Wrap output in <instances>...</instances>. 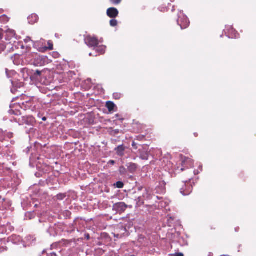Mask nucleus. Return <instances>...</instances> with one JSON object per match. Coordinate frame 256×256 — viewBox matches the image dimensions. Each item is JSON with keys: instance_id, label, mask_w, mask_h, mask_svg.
I'll return each instance as SVG.
<instances>
[{"instance_id": "30", "label": "nucleus", "mask_w": 256, "mask_h": 256, "mask_svg": "<svg viewBox=\"0 0 256 256\" xmlns=\"http://www.w3.org/2000/svg\"><path fill=\"white\" fill-rule=\"evenodd\" d=\"M115 186L118 188H122L124 186V184L122 182H117L116 184H115Z\"/></svg>"}, {"instance_id": "46", "label": "nucleus", "mask_w": 256, "mask_h": 256, "mask_svg": "<svg viewBox=\"0 0 256 256\" xmlns=\"http://www.w3.org/2000/svg\"><path fill=\"white\" fill-rule=\"evenodd\" d=\"M200 171H202V166H200Z\"/></svg>"}, {"instance_id": "25", "label": "nucleus", "mask_w": 256, "mask_h": 256, "mask_svg": "<svg viewBox=\"0 0 256 256\" xmlns=\"http://www.w3.org/2000/svg\"><path fill=\"white\" fill-rule=\"evenodd\" d=\"M169 203L168 200H162L160 202L159 206H160L162 208H166L168 205Z\"/></svg>"}, {"instance_id": "11", "label": "nucleus", "mask_w": 256, "mask_h": 256, "mask_svg": "<svg viewBox=\"0 0 256 256\" xmlns=\"http://www.w3.org/2000/svg\"><path fill=\"white\" fill-rule=\"evenodd\" d=\"M132 132L138 133L142 132L143 129L144 128L145 126L142 124H140L138 122L134 120L133 123L132 124Z\"/></svg>"}, {"instance_id": "18", "label": "nucleus", "mask_w": 256, "mask_h": 256, "mask_svg": "<svg viewBox=\"0 0 256 256\" xmlns=\"http://www.w3.org/2000/svg\"><path fill=\"white\" fill-rule=\"evenodd\" d=\"M106 47L104 46L98 45L94 50L98 54H102L105 52Z\"/></svg>"}, {"instance_id": "37", "label": "nucleus", "mask_w": 256, "mask_h": 256, "mask_svg": "<svg viewBox=\"0 0 256 256\" xmlns=\"http://www.w3.org/2000/svg\"><path fill=\"white\" fill-rule=\"evenodd\" d=\"M160 10L162 12H165V11L168 10V8H164V9H161Z\"/></svg>"}, {"instance_id": "23", "label": "nucleus", "mask_w": 256, "mask_h": 256, "mask_svg": "<svg viewBox=\"0 0 256 256\" xmlns=\"http://www.w3.org/2000/svg\"><path fill=\"white\" fill-rule=\"evenodd\" d=\"M48 47H45L42 48V50H40V51L44 52V50H46L48 49L50 50H52L53 49V44H52V42H51L50 41H48Z\"/></svg>"}, {"instance_id": "43", "label": "nucleus", "mask_w": 256, "mask_h": 256, "mask_svg": "<svg viewBox=\"0 0 256 256\" xmlns=\"http://www.w3.org/2000/svg\"><path fill=\"white\" fill-rule=\"evenodd\" d=\"M194 136H198V134H197L196 133H194Z\"/></svg>"}, {"instance_id": "26", "label": "nucleus", "mask_w": 256, "mask_h": 256, "mask_svg": "<svg viewBox=\"0 0 256 256\" xmlns=\"http://www.w3.org/2000/svg\"><path fill=\"white\" fill-rule=\"evenodd\" d=\"M110 26L114 27L118 25V21L114 18L112 19L110 22Z\"/></svg>"}, {"instance_id": "6", "label": "nucleus", "mask_w": 256, "mask_h": 256, "mask_svg": "<svg viewBox=\"0 0 256 256\" xmlns=\"http://www.w3.org/2000/svg\"><path fill=\"white\" fill-rule=\"evenodd\" d=\"M2 30L0 29V54L4 52L5 50L7 52H9L12 48V42H6L2 40Z\"/></svg>"}, {"instance_id": "29", "label": "nucleus", "mask_w": 256, "mask_h": 256, "mask_svg": "<svg viewBox=\"0 0 256 256\" xmlns=\"http://www.w3.org/2000/svg\"><path fill=\"white\" fill-rule=\"evenodd\" d=\"M24 40L26 43H28V42H31L32 43L34 46H36V42L32 41L30 37H27Z\"/></svg>"}, {"instance_id": "51", "label": "nucleus", "mask_w": 256, "mask_h": 256, "mask_svg": "<svg viewBox=\"0 0 256 256\" xmlns=\"http://www.w3.org/2000/svg\"><path fill=\"white\" fill-rule=\"evenodd\" d=\"M212 256V254H211V253H210L209 256Z\"/></svg>"}, {"instance_id": "5", "label": "nucleus", "mask_w": 256, "mask_h": 256, "mask_svg": "<svg viewBox=\"0 0 256 256\" xmlns=\"http://www.w3.org/2000/svg\"><path fill=\"white\" fill-rule=\"evenodd\" d=\"M32 63L37 66H44L46 63V57L35 54L32 56Z\"/></svg>"}, {"instance_id": "42", "label": "nucleus", "mask_w": 256, "mask_h": 256, "mask_svg": "<svg viewBox=\"0 0 256 256\" xmlns=\"http://www.w3.org/2000/svg\"><path fill=\"white\" fill-rule=\"evenodd\" d=\"M86 238H87V239H88V240L90 238V236H89V235H88V236H86Z\"/></svg>"}, {"instance_id": "28", "label": "nucleus", "mask_w": 256, "mask_h": 256, "mask_svg": "<svg viewBox=\"0 0 256 256\" xmlns=\"http://www.w3.org/2000/svg\"><path fill=\"white\" fill-rule=\"evenodd\" d=\"M0 21L6 22L8 21V18L5 15H4L2 16H0Z\"/></svg>"}, {"instance_id": "32", "label": "nucleus", "mask_w": 256, "mask_h": 256, "mask_svg": "<svg viewBox=\"0 0 256 256\" xmlns=\"http://www.w3.org/2000/svg\"><path fill=\"white\" fill-rule=\"evenodd\" d=\"M137 140H142L145 138V136L144 135H139L136 136Z\"/></svg>"}, {"instance_id": "17", "label": "nucleus", "mask_w": 256, "mask_h": 256, "mask_svg": "<svg viewBox=\"0 0 256 256\" xmlns=\"http://www.w3.org/2000/svg\"><path fill=\"white\" fill-rule=\"evenodd\" d=\"M13 136V134L12 132H4L0 130V140L2 139L6 140V138H11Z\"/></svg>"}, {"instance_id": "48", "label": "nucleus", "mask_w": 256, "mask_h": 256, "mask_svg": "<svg viewBox=\"0 0 256 256\" xmlns=\"http://www.w3.org/2000/svg\"><path fill=\"white\" fill-rule=\"evenodd\" d=\"M174 7H173V8H172V12H174Z\"/></svg>"}, {"instance_id": "1", "label": "nucleus", "mask_w": 256, "mask_h": 256, "mask_svg": "<svg viewBox=\"0 0 256 256\" xmlns=\"http://www.w3.org/2000/svg\"><path fill=\"white\" fill-rule=\"evenodd\" d=\"M136 189L138 190L137 194L136 196H134L133 198H131V199L133 200L134 198H136V200H134V202L136 203V208H138L142 204H144V198L146 200L154 199V200H156V199L160 200L162 198V197L156 196L154 194H152L150 190L146 188L145 189V194H142V196L140 193L142 189V187H138L134 188L132 190V192L130 190H129V192H130V194H134L136 193V192L134 191V190H136Z\"/></svg>"}, {"instance_id": "47", "label": "nucleus", "mask_w": 256, "mask_h": 256, "mask_svg": "<svg viewBox=\"0 0 256 256\" xmlns=\"http://www.w3.org/2000/svg\"><path fill=\"white\" fill-rule=\"evenodd\" d=\"M118 95V94H114V96L116 97V96H117Z\"/></svg>"}, {"instance_id": "49", "label": "nucleus", "mask_w": 256, "mask_h": 256, "mask_svg": "<svg viewBox=\"0 0 256 256\" xmlns=\"http://www.w3.org/2000/svg\"><path fill=\"white\" fill-rule=\"evenodd\" d=\"M170 2H174V0H170Z\"/></svg>"}, {"instance_id": "31", "label": "nucleus", "mask_w": 256, "mask_h": 256, "mask_svg": "<svg viewBox=\"0 0 256 256\" xmlns=\"http://www.w3.org/2000/svg\"><path fill=\"white\" fill-rule=\"evenodd\" d=\"M66 197V195L64 194H59L56 196L57 199L59 200H62Z\"/></svg>"}, {"instance_id": "9", "label": "nucleus", "mask_w": 256, "mask_h": 256, "mask_svg": "<svg viewBox=\"0 0 256 256\" xmlns=\"http://www.w3.org/2000/svg\"><path fill=\"white\" fill-rule=\"evenodd\" d=\"M84 42L88 47L94 49L99 44L97 38L91 36H86L84 39Z\"/></svg>"}, {"instance_id": "13", "label": "nucleus", "mask_w": 256, "mask_h": 256, "mask_svg": "<svg viewBox=\"0 0 256 256\" xmlns=\"http://www.w3.org/2000/svg\"><path fill=\"white\" fill-rule=\"evenodd\" d=\"M166 183L164 182H160L159 186H158L154 191V193L158 194H163L166 192Z\"/></svg>"}, {"instance_id": "44", "label": "nucleus", "mask_w": 256, "mask_h": 256, "mask_svg": "<svg viewBox=\"0 0 256 256\" xmlns=\"http://www.w3.org/2000/svg\"><path fill=\"white\" fill-rule=\"evenodd\" d=\"M235 230H236V232H238V228H236Z\"/></svg>"}, {"instance_id": "12", "label": "nucleus", "mask_w": 256, "mask_h": 256, "mask_svg": "<svg viewBox=\"0 0 256 256\" xmlns=\"http://www.w3.org/2000/svg\"><path fill=\"white\" fill-rule=\"evenodd\" d=\"M182 168L180 169V170L183 171L186 168L192 167L194 166V163L190 158L184 156L182 157Z\"/></svg>"}, {"instance_id": "41", "label": "nucleus", "mask_w": 256, "mask_h": 256, "mask_svg": "<svg viewBox=\"0 0 256 256\" xmlns=\"http://www.w3.org/2000/svg\"><path fill=\"white\" fill-rule=\"evenodd\" d=\"M194 174H198V172H196V170H194Z\"/></svg>"}, {"instance_id": "36", "label": "nucleus", "mask_w": 256, "mask_h": 256, "mask_svg": "<svg viewBox=\"0 0 256 256\" xmlns=\"http://www.w3.org/2000/svg\"><path fill=\"white\" fill-rule=\"evenodd\" d=\"M175 256H184L182 253H177L176 254Z\"/></svg>"}, {"instance_id": "20", "label": "nucleus", "mask_w": 256, "mask_h": 256, "mask_svg": "<svg viewBox=\"0 0 256 256\" xmlns=\"http://www.w3.org/2000/svg\"><path fill=\"white\" fill-rule=\"evenodd\" d=\"M138 168L137 164L133 163L129 164V172H134Z\"/></svg>"}, {"instance_id": "33", "label": "nucleus", "mask_w": 256, "mask_h": 256, "mask_svg": "<svg viewBox=\"0 0 256 256\" xmlns=\"http://www.w3.org/2000/svg\"><path fill=\"white\" fill-rule=\"evenodd\" d=\"M41 73H42V72L41 71H40V70H36V72H34V76H40L41 74Z\"/></svg>"}, {"instance_id": "14", "label": "nucleus", "mask_w": 256, "mask_h": 256, "mask_svg": "<svg viewBox=\"0 0 256 256\" xmlns=\"http://www.w3.org/2000/svg\"><path fill=\"white\" fill-rule=\"evenodd\" d=\"M106 14L108 17L114 18L118 16V11L115 8H110L107 10Z\"/></svg>"}, {"instance_id": "24", "label": "nucleus", "mask_w": 256, "mask_h": 256, "mask_svg": "<svg viewBox=\"0 0 256 256\" xmlns=\"http://www.w3.org/2000/svg\"><path fill=\"white\" fill-rule=\"evenodd\" d=\"M118 206L120 210L122 211L125 210L127 208V206L123 202L118 204Z\"/></svg>"}, {"instance_id": "27", "label": "nucleus", "mask_w": 256, "mask_h": 256, "mask_svg": "<svg viewBox=\"0 0 256 256\" xmlns=\"http://www.w3.org/2000/svg\"><path fill=\"white\" fill-rule=\"evenodd\" d=\"M122 0H110L112 4L114 5H118L122 2Z\"/></svg>"}, {"instance_id": "7", "label": "nucleus", "mask_w": 256, "mask_h": 256, "mask_svg": "<svg viewBox=\"0 0 256 256\" xmlns=\"http://www.w3.org/2000/svg\"><path fill=\"white\" fill-rule=\"evenodd\" d=\"M192 180L190 179L188 181L185 182L184 186L180 189V192L184 196H188L192 192Z\"/></svg>"}, {"instance_id": "35", "label": "nucleus", "mask_w": 256, "mask_h": 256, "mask_svg": "<svg viewBox=\"0 0 256 256\" xmlns=\"http://www.w3.org/2000/svg\"><path fill=\"white\" fill-rule=\"evenodd\" d=\"M108 164H115V162L113 160H110L109 161Z\"/></svg>"}, {"instance_id": "8", "label": "nucleus", "mask_w": 256, "mask_h": 256, "mask_svg": "<svg viewBox=\"0 0 256 256\" xmlns=\"http://www.w3.org/2000/svg\"><path fill=\"white\" fill-rule=\"evenodd\" d=\"M224 32L229 38H239V34L232 26H226V29L224 30Z\"/></svg>"}, {"instance_id": "10", "label": "nucleus", "mask_w": 256, "mask_h": 256, "mask_svg": "<svg viewBox=\"0 0 256 256\" xmlns=\"http://www.w3.org/2000/svg\"><path fill=\"white\" fill-rule=\"evenodd\" d=\"M4 32L6 33L5 39L6 41L8 42H12V43L15 42L16 38L14 31L12 30L7 28Z\"/></svg>"}, {"instance_id": "16", "label": "nucleus", "mask_w": 256, "mask_h": 256, "mask_svg": "<svg viewBox=\"0 0 256 256\" xmlns=\"http://www.w3.org/2000/svg\"><path fill=\"white\" fill-rule=\"evenodd\" d=\"M12 88L11 89V91L12 93L15 92L16 91L18 88H20L23 86V84L21 82H14L12 80H10Z\"/></svg>"}, {"instance_id": "50", "label": "nucleus", "mask_w": 256, "mask_h": 256, "mask_svg": "<svg viewBox=\"0 0 256 256\" xmlns=\"http://www.w3.org/2000/svg\"><path fill=\"white\" fill-rule=\"evenodd\" d=\"M212 256V254H211V253H210L209 256Z\"/></svg>"}, {"instance_id": "38", "label": "nucleus", "mask_w": 256, "mask_h": 256, "mask_svg": "<svg viewBox=\"0 0 256 256\" xmlns=\"http://www.w3.org/2000/svg\"><path fill=\"white\" fill-rule=\"evenodd\" d=\"M89 55H90V56H98V54H92V53H90V54H89Z\"/></svg>"}, {"instance_id": "53", "label": "nucleus", "mask_w": 256, "mask_h": 256, "mask_svg": "<svg viewBox=\"0 0 256 256\" xmlns=\"http://www.w3.org/2000/svg\"><path fill=\"white\" fill-rule=\"evenodd\" d=\"M134 256V255H132V256Z\"/></svg>"}, {"instance_id": "39", "label": "nucleus", "mask_w": 256, "mask_h": 256, "mask_svg": "<svg viewBox=\"0 0 256 256\" xmlns=\"http://www.w3.org/2000/svg\"><path fill=\"white\" fill-rule=\"evenodd\" d=\"M46 120V117H44V118H42V120H44V121Z\"/></svg>"}, {"instance_id": "3", "label": "nucleus", "mask_w": 256, "mask_h": 256, "mask_svg": "<svg viewBox=\"0 0 256 256\" xmlns=\"http://www.w3.org/2000/svg\"><path fill=\"white\" fill-rule=\"evenodd\" d=\"M14 120L19 126H26V128L27 126H32L35 122V120L32 116H22L18 119L16 118ZM30 129H32V128Z\"/></svg>"}, {"instance_id": "15", "label": "nucleus", "mask_w": 256, "mask_h": 256, "mask_svg": "<svg viewBox=\"0 0 256 256\" xmlns=\"http://www.w3.org/2000/svg\"><path fill=\"white\" fill-rule=\"evenodd\" d=\"M38 20V16L35 14H32L28 17V22L30 24H34L37 22Z\"/></svg>"}, {"instance_id": "34", "label": "nucleus", "mask_w": 256, "mask_h": 256, "mask_svg": "<svg viewBox=\"0 0 256 256\" xmlns=\"http://www.w3.org/2000/svg\"><path fill=\"white\" fill-rule=\"evenodd\" d=\"M172 220H173V219H172V217H170V219L168 220V224L170 225V226H171V225H170L171 222L170 221Z\"/></svg>"}, {"instance_id": "40", "label": "nucleus", "mask_w": 256, "mask_h": 256, "mask_svg": "<svg viewBox=\"0 0 256 256\" xmlns=\"http://www.w3.org/2000/svg\"><path fill=\"white\" fill-rule=\"evenodd\" d=\"M10 112V113L12 112L14 114H17V113H16V114H15V113H14V111L12 110Z\"/></svg>"}, {"instance_id": "45", "label": "nucleus", "mask_w": 256, "mask_h": 256, "mask_svg": "<svg viewBox=\"0 0 256 256\" xmlns=\"http://www.w3.org/2000/svg\"><path fill=\"white\" fill-rule=\"evenodd\" d=\"M130 178H132V176H129V180L130 179Z\"/></svg>"}, {"instance_id": "4", "label": "nucleus", "mask_w": 256, "mask_h": 256, "mask_svg": "<svg viewBox=\"0 0 256 256\" xmlns=\"http://www.w3.org/2000/svg\"><path fill=\"white\" fill-rule=\"evenodd\" d=\"M177 23L180 26L181 29L184 30L189 26L190 21L187 16L182 12H180L178 14Z\"/></svg>"}, {"instance_id": "52", "label": "nucleus", "mask_w": 256, "mask_h": 256, "mask_svg": "<svg viewBox=\"0 0 256 256\" xmlns=\"http://www.w3.org/2000/svg\"><path fill=\"white\" fill-rule=\"evenodd\" d=\"M212 256V254H211V253H210L209 256Z\"/></svg>"}, {"instance_id": "2", "label": "nucleus", "mask_w": 256, "mask_h": 256, "mask_svg": "<svg viewBox=\"0 0 256 256\" xmlns=\"http://www.w3.org/2000/svg\"><path fill=\"white\" fill-rule=\"evenodd\" d=\"M132 152L138 154L143 160H148L149 156L148 147L133 142L132 144Z\"/></svg>"}, {"instance_id": "19", "label": "nucleus", "mask_w": 256, "mask_h": 256, "mask_svg": "<svg viewBox=\"0 0 256 256\" xmlns=\"http://www.w3.org/2000/svg\"><path fill=\"white\" fill-rule=\"evenodd\" d=\"M106 106L108 110L110 112L114 110V108L115 107V104L114 102H108L106 104Z\"/></svg>"}, {"instance_id": "22", "label": "nucleus", "mask_w": 256, "mask_h": 256, "mask_svg": "<svg viewBox=\"0 0 256 256\" xmlns=\"http://www.w3.org/2000/svg\"><path fill=\"white\" fill-rule=\"evenodd\" d=\"M124 148L123 146L121 145L117 148V153L120 156H122L124 154Z\"/></svg>"}, {"instance_id": "21", "label": "nucleus", "mask_w": 256, "mask_h": 256, "mask_svg": "<svg viewBox=\"0 0 256 256\" xmlns=\"http://www.w3.org/2000/svg\"><path fill=\"white\" fill-rule=\"evenodd\" d=\"M6 73L7 76L8 78H10L12 76H14L16 74V72L14 70H9L8 69H6Z\"/></svg>"}]
</instances>
